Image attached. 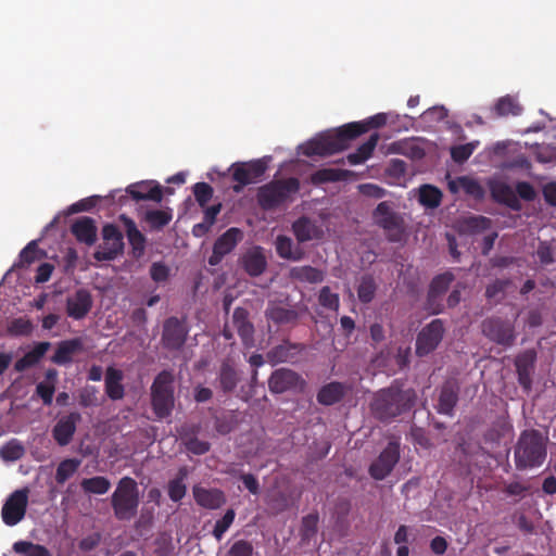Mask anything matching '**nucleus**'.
I'll return each mask as SVG.
<instances>
[{
  "label": "nucleus",
  "mask_w": 556,
  "mask_h": 556,
  "mask_svg": "<svg viewBox=\"0 0 556 556\" xmlns=\"http://www.w3.org/2000/svg\"><path fill=\"white\" fill-rule=\"evenodd\" d=\"M392 113H378L361 122L348 123L332 132L323 134L308 140L302 146V154L312 156H328L341 152L350 147V142L367 132L384 126L389 121L394 123Z\"/></svg>",
  "instance_id": "1"
},
{
  "label": "nucleus",
  "mask_w": 556,
  "mask_h": 556,
  "mask_svg": "<svg viewBox=\"0 0 556 556\" xmlns=\"http://www.w3.org/2000/svg\"><path fill=\"white\" fill-rule=\"evenodd\" d=\"M417 392L413 388H403L397 381L376 392L370 409L376 419L390 422L408 413L415 406Z\"/></svg>",
  "instance_id": "2"
},
{
  "label": "nucleus",
  "mask_w": 556,
  "mask_h": 556,
  "mask_svg": "<svg viewBox=\"0 0 556 556\" xmlns=\"http://www.w3.org/2000/svg\"><path fill=\"white\" fill-rule=\"evenodd\" d=\"M547 441L536 429L523 430L514 450L516 468L526 470L541 467L547 456Z\"/></svg>",
  "instance_id": "3"
},
{
  "label": "nucleus",
  "mask_w": 556,
  "mask_h": 556,
  "mask_svg": "<svg viewBox=\"0 0 556 556\" xmlns=\"http://www.w3.org/2000/svg\"><path fill=\"white\" fill-rule=\"evenodd\" d=\"M140 493L138 483L131 477H123L111 495L114 517L119 521H129L138 513Z\"/></svg>",
  "instance_id": "4"
},
{
  "label": "nucleus",
  "mask_w": 556,
  "mask_h": 556,
  "mask_svg": "<svg viewBox=\"0 0 556 556\" xmlns=\"http://www.w3.org/2000/svg\"><path fill=\"white\" fill-rule=\"evenodd\" d=\"M174 375L169 370H162L154 378L151 386V405L159 419L172 415L175 406Z\"/></svg>",
  "instance_id": "5"
},
{
  "label": "nucleus",
  "mask_w": 556,
  "mask_h": 556,
  "mask_svg": "<svg viewBox=\"0 0 556 556\" xmlns=\"http://www.w3.org/2000/svg\"><path fill=\"white\" fill-rule=\"evenodd\" d=\"M374 223L383 230L389 242L401 243L406 238L404 217L388 201L380 202L372 212Z\"/></svg>",
  "instance_id": "6"
},
{
  "label": "nucleus",
  "mask_w": 556,
  "mask_h": 556,
  "mask_svg": "<svg viewBox=\"0 0 556 556\" xmlns=\"http://www.w3.org/2000/svg\"><path fill=\"white\" fill-rule=\"evenodd\" d=\"M299 189L300 181L295 177L274 180L260 188L257 200L264 210H273L285 203Z\"/></svg>",
  "instance_id": "7"
},
{
  "label": "nucleus",
  "mask_w": 556,
  "mask_h": 556,
  "mask_svg": "<svg viewBox=\"0 0 556 556\" xmlns=\"http://www.w3.org/2000/svg\"><path fill=\"white\" fill-rule=\"evenodd\" d=\"M481 329L490 341L505 348L511 346L516 340L515 326L508 319L489 317L482 321Z\"/></svg>",
  "instance_id": "8"
},
{
  "label": "nucleus",
  "mask_w": 556,
  "mask_h": 556,
  "mask_svg": "<svg viewBox=\"0 0 556 556\" xmlns=\"http://www.w3.org/2000/svg\"><path fill=\"white\" fill-rule=\"evenodd\" d=\"M103 242L99 244L93 253L94 260L99 262L113 261L124 251L123 233L117 226L108 224L102 228Z\"/></svg>",
  "instance_id": "9"
},
{
  "label": "nucleus",
  "mask_w": 556,
  "mask_h": 556,
  "mask_svg": "<svg viewBox=\"0 0 556 556\" xmlns=\"http://www.w3.org/2000/svg\"><path fill=\"white\" fill-rule=\"evenodd\" d=\"M267 166V161L264 159L232 164L230 167L232 180L238 182L233 190L240 192L244 186L257 182L264 176Z\"/></svg>",
  "instance_id": "10"
},
{
  "label": "nucleus",
  "mask_w": 556,
  "mask_h": 556,
  "mask_svg": "<svg viewBox=\"0 0 556 556\" xmlns=\"http://www.w3.org/2000/svg\"><path fill=\"white\" fill-rule=\"evenodd\" d=\"M28 493V489L24 488L15 490L8 496L1 509V518L4 525L14 527L25 518Z\"/></svg>",
  "instance_id": "11"
},
{
  "label": "nucleus",
  "mask_w": 556,
  "mask_h": 556,
  "mask_svg": "<svg viewBox=\"0 0 556 556\" xmlns=\"http://www.w3.org/2000/svg\"><path fill=\"white\" fill-rule=\"evenodd\" d=\"M444 331V325L441 319H433L426 325L417 334L416 354L422 357L432 353L441 343Z\"/></svg>",
  "instance_id": "12"
},
{
  "label": "nucleus",
  "mask_w": 556,
  "mask_h": 556,
  "mask_svg": "<svg viewBox=\"0 0 556 556\" xmlns=\"http://www.w3.org/2000/svg\"><path fill=\"white\" fill-rule=\"evenodd\" d=\"M189 329L185 320L172 316L164 320L162 344L166 350L179 351L186 343Z\"/></svg>",
  "instance_id": "13"
},
{
  "label": "nucleus",
  "mask_w": 556,
  "mask_h": 556,
  "mask_svg": "<svg viewBox=\"0 0 556 556\" xmlns=\"http://www.w3.org/2000/svg\"><path fill=\"white\" fill-rule=\"evenodd\" d=\"M304 386V379L296 371L285 367L274 370L268 379V389L274 394L302 390Z\"/></svg>",
  "instance_id": "14"
},
{
  "label": "nucleus",
  "mask_w": 556,
  "mask_h": 556,
  "mask_svg": "<svg viewBox=\"0 0 556 556\" xmlns=\"http://www.w3.org/2000/svg\"><path fill=\"white\" fill-rule=\"evenodd\" d=\"M400 459V445L397 442H389L378 458L369 466V475L375 480H383L391 473Z\"/></svg>",
  "instance_id": "15"
},
{
  "label": "nucleus",
  "mask_w": 556,
  "mask_h": 556,
  "mask_svg": "<svg viewBox=\"0 0 556 556\" xmlns=\"http://www.w3.org/2000/svg\"><path fill=\"white\" fill-rule=\"evenodd\" d=\"M242 238L243 232L239 228L231 227L227 229L216 239L213 252L208 257V264L211 266H217L227 254L233 251Z\"/></svg>",
  "instance_id": "16"
},
{
  "label": "nucleus",
  "mask_w": 556,
  "mask_h": 556,
  "mask_svg": "<svg viewBox=\"0 0 556 556\" xmlns=\"http://www.w3.org/2000/svg\"><path fill=\"white\" fill-rule=\"evenodd\" d=\"M455 276L451 271H445L443 274L437 275L430 282L426 307L432 314H440L443 309L441 303L438 300L444 294L450 285L454 281Z\"/></svg>",
  "instance_id": "17"
},
{
  "label": "nucleus",
  "mask_w": 556,
  "mask_h": 556,
  "mask_svg": "<svg viewBox=\"0 0 556 556\" xmlns=\"http://www.w3.org/2000/svg\"><path fill=\"white\" fill-rule=\"evenodd\" d=\"M305 351V344L294 343L289 340H285L281 344L271 348L267 354V361L271 365L280 363L294 364L299 361L301 354Z\"/></svg>",
  "instance_id": "18"
},
{
  "label": "nucleus",
  "mask_w": 556,
  "mask_h": 556,
  "mask_svg": "<svg viewBox=\"0 0 556 556\" xmlns=\"http://www.w3.org/2000/svg\"><path fill=\"white\" fill-rule=\"evenodd\" d=\"M81 415L78 412H71L59 418L52 429V437L60 446H66L73 440L77 424L80 422Z\"/></svg>",
  "instance_id": "19"
},
{
  "label": "nucleus",
  "mask_w": 556,
  "mask_h": 556,
  "mask_svg": "<svg viewBox=\"0 0 556 556\" xmlns=\"http://www.w3.org/2000/svg\"><path fill=\"white\" fill-rule=\"evenodd\" d=\"M93 300L90 291L78 289L66 299V314L68 317L80 320L85 318L92 308Z\"/></svg>",
  "instance_id": "20"
},
{
  "label": "nucleus",
  "mask_w": 556,
  "mask_h": 556,
  "mask_svg": "<svg viewBox=\"0 0 556 556\" xmlns=\"http://www.w3.org/2000/svg\"><path fill=\"white\" fill-rule=\"evenodd\" d=\"M535 352L525 351L517 356L515 365L518 376V382L521 388L529 393L532 389V371L534 368Z\"/></svg>",
  "instance_id": "21"
},
{
  "label": "nucleus",
  "mask_w": 556,
  "mask_h": 556,
  "mask_svg": "<svg viewBox=\"0 0 556 556\" xmlns=\"http://www.w3.org/2000/svg\"><path fill=\"white\" fill-rule=\"evenodd\" d=\"M459 387L455 381H446L440 390L437 412L441 415L453 416L458 402Z\"/></svg>",
  "instance_id": "22"
},
{
  "label": "nucleus",
  "mask_w": 556,
  "mask_h": 556,
  "mask_svg": "<svg viewBox=\"0 0 556 556\" xmlns=\"http://www.w3.org/2000/svg\"><path fill=\"white\" fill-rule=\"evenodd\" d=\"M241 264L249 276H261L267 267V261L263 249L261 247H254L247 251L241 258Z\"/></svg>",
  "instance_id": "23"
},
{
  "label": "nucleus",
  "mask_w": 556,
  "mask_h": 556,
  "mask_svg": "<svg viewBox=\"0 0 556 556\" xmlns=\"http://www.w3.org/2000/svg\"><path fill=\"white\" fill-rule=\"evenodd\" d=\"M295 238L299 242L319 240L324 237L323 228L308 217H300L292 226Z\"/></svg>",
  "instance_id": "24"
},
{
  "label": "nucleus",
  "mask_w": 556,
  "mask_h": 556,
  "mask_svg": "<svg viewBox=\"0 0 556 556\" xmlns=\"http://www.w3.org/2000/svg\"><path fill=\"white\" fill-rule=\"evenodd\" d=\"M126 192L136 201L150 200L161 202L163 191L160 185H153L151 181H140L127 187Z\"/></svg>",
  "instance_id": "25"
},
{
  "label": "nucleus",
  "mask_w": 556,
  "mask_h": 556,
  "mask_svg": "<svg viewBox=\"0 0 556 556\" xmlns=\"http://www.w3.org/2000/svg\"><path fill=\"white\" fill-rule=\"evenodd\" d=\"M193 497L198 505L206 509H218L226 503L224 492L218 489H205L195 485Z\"/></svg>",
  "instance_id": "26"
},
{
  "label": "nucleus",
  "mask_w": 556,
  "mask_h": 556,
  "mask_svg": "<svg viewBox=\"0 0 556 556\" xmlns=\"http://www.w3.org/2000/svg\"><path fill=\"white\" fill-rule=\"evenodd\" d=\"M126 230L128 242L132 250V255L136 258H140L144 254L147 239L144 235L138 229L136 223L126 215H121Z\"/></svg>",
  "instance_id": "27"
},
{
  "label": "nucleus",
  "mask_w": 556,
  "mask_h": 556,
  "mask_svg": "<svg viewBox=\"0 0 556 556\" xmlns=\"http://www.w3.org/2000/svg\"><path fill=\"white\" fill-rule=\"evenodd\" d=\"M267 320L275 325H294L300 318V313L295 308H287L277 303L270 302L265 311Z\"/></svg>",
  "instance_id": "28"
},
{
  "label": "nucleus",
  "mask_w": 556,
  "mask_h": 556,
  "mask_svg": "<svg viewBox=\"0 0 556 556\" xmlns=\"http://www.w3.org/2000/svg\"><path fill=\"white\" fill-rule=\"evenodd\" d=\"M348 393V388L344 383L332 381L320 388L317 393V402L324 406H331L341 402Z\"/></svg>",
  "instance_id": "29"
},
{
  "label": "nucleus",
  "mask_w": 556,
  "mask_h": 556,
  "mask_svg": "<svg viewBox=\"0 0 556 556\" xmlns=\"http://www.w3.org/2000/svg\"><path fill=\"white\" fill-rule=\"evenodd\" d=\"M523 111L522 105L519 103L517 97L506 94L496 100L491 108L492 117H508L519 116Z\"/></svg>",
  "instance_id": "30"
},
{
  "label": "nucleus",
  "mask_w": 556,
  "mask_h": 556,
  "mask_svg": "<svg viewBox=\"0 0 556 556\" xmlns=\"http://www.w3.org/2000/svg\"><path fill=\"white\" fill-rule=\"evenodd\" d=\"M72 233L77 241L87 245H92L97 239V227L90 217L78 218L71 227Z\"/></svg>",
  "instance_id": "31"
},
{
  "label": "nucleus",
  "mask_w": 556,
  "mask_h": 556,
  "mask_svg": "<svg viewBox=\"0 0 556 556\" xmlns=\"http://www.w3.org/2000/svg\"><path fill=\"white\" fill-rule=\"evenodd\" d=\"M83 350V341L80 338L61 341L51 357L56 365H65L72 362L73 355Z\"/></svg>",
  "instance_id": "32"
},
{
  "label": "nucleus",
  "mask_w": 556,
  "mask_h": 556,
  "mask_svg": "<svg viewBox=\"0 0 556 556\" xmlns=\"http://www.w3.org/2000/svg\"><path fill=\"white\" fill-rule=\"evenodd\" d=\"M123 378L122 370L112 366L108 367L105 372V393L113 401L122 400L125 395V389L122 384Z\"/></svg>",
  "instance_id": "33"
},
{
  "label": "nucleus",
  "mask_w": 556,
  "mask_h": 556,
  "mask_svg": "<svg viewBox=\"0 0 556 556\" xmlns=\"http://www.w3.org/2000/svg\"><path fill=\"white\" fill-rule=\"evenodd\" d=\"M492 197L498 203L505 204L513 210H519L520 203L515 190L505 182H496L491 187Z\"/></svg>",
  "instance_id": "34"
},
{
  "label": "nucleus",
  "mask_w": 556,
  "mask_h": 556,
  "mask_svg": "<svg viewBox=\"0 0 556 556\" xmlns=\"http://www.w3.org/2000/svg\"><path fill=\"white\" fill-rule=\"evenodd\" d=\"M233 326L244 343L252 340L254 327L249 320V313L245 308L237 307L232 314Z\"/></svg>",
  "instance_id": "35"
},
{
  "label": "nucleus",
  "mask_w": 556,
  "mask_h": 556,
  "mask_svg": "<svg viewBox=\"0 0 556 556\" xmlns=\"http://www.w3.org/2000/svg\"><path fill=\"white\" fill-rule=\"evenodd\" d=\"M289 276L292 280L308 283H319L325 279L323 270L309 265L292 267Z\"/></svg>",
  "instance_id": "36"
},
{
  "label": "nucleus",
  "mask_w": 556,
  "mask_h": 556,
  "mask_svg": "<svg viewBox=\"0 0 556 556\" xmlns=\"http://www.w3.org/2000/svg\"><path fill=\"white\" fill-rule=\"evenodd\" d=\"M350 170L341 168H321L314 172L311 176L313 185H323L326 182H336L345 180L350 176Z\"/></svg>",
  "instance_id": "37"
},
{
  "label": "nucleus",
  "mask_w": 556,
  "mask_h": 556,
  "mask_svg": "<svg viewBox=\"0 0 556 556\" xmlns=\"http://www.w3.org/2000/svg\"><path fill=\"white\" fill-rule=\"evenodd\" d=\"M188 476V470L186 467L179 468L177 476L168 482V496L173 502H179L181 501L186 493H187V486L184 483L185 479Z\"/></svg>",
  "instance_id": "38"
},
{
  "label": "nucleus",
  "mask_w": 556,
  "mask_h": 556,
  "mask_svg": "<svg viewBox=\"0 0 556 556\" xmlns=\"http://www.w3.org/2000/svg\"><path fill=\"white\" fill-rule=\"evenodd\" d=\"M239 382V376L236 368L229 363L224 362L219 370V384L225 393L232 392Z\"/></svg>",
  "instance_id": "39"
},
{
  "label": "nucleus",
  "mask_w": 556,
  "mask_h": 556,
  "mask_svg": "<svg viewBox=\"0 0 556 556\" xmlns=\"http://www.w3.org/2000/svg\"><path fill=\"white\" fill-rule=\"evenodd\" d=\"M173 218L172 211L169 208L167 210H149L144 213L143 219L147 222L151 229L153 230H161L166 225L169 224V222Z\"/></svg>",
  "instance_id": "40"
},
{
  "label": "nucleus",
  "mask_w": 556,
  "mask_h": 556,
  "mask_svg": "<svg viewBox=\"0 0 556 556\" xmlns=\"http://www.w3.org/2000/svg\"><path fill=\"white\" fill-rule=\"evenodd\" d=\"M83 491L87 494H105L110 488L111 482L106 477L96 476L92 478H85L80 482Z\"/></svg>",
  "instance_id": "41"
},
{
  "label": "nucleus",
  "mask_w": 556,
  "mask_h": 556,
  "mask_svg": "<svg viewBox=\"0 0 556 556\" xmlns=\"http://www.w3.org/2000/svg\"><path fill=\"white\" fill-rule=\"evenodd\" d=\"M442 191L431 185H424L419 189V202L428 208H437L442 201Z\"/></svg>",
  "instance_id": "42"
},
{
  "label": "nucleus",
  "mask_w": 556,
  "mask_h": 556,
  "mask_svg": "<svg viewBox=\"0 0 556 556\" xmlns=\"http://www.w3.org/2000/svg\"><path fill=\"white\" fill-rule=\"evenodd\" d=\"M377 291V283L371 275H364L361 278L358 288H357V296L358 300L364 303H370Z\"/></svg>",
  "instance_id": "43"
},
{
  "label": "nucleus",
  "mask_w": 556,
  "mask_h": 556,
  "mask_svg": "<svg viewBox=\"0 0 556 556\" xmlns=\"http://www.w3.org/2000/svg\"><path fill=\"white\" fill-rule=\"evenodd\" d=\"M80 460L77 458H67L62 460L55 471V481L58 484L65 483L79 468Z\"/></svg>",
  "instance_id": "44"
},
{
  "label": "nucleus",
  "mask_w": 556,
  "mask_h": 556,
  "mask_svg": "<svg viewBox=\"0 0 556 556\" xmlns=\"http://www.w3.org/2000/svg\"><path fill=\"white\" fill-rule=\"evenodd\" d=\"M276 252L285 260L299 261L301 258V253L293 251L292 239L283 235L278 236L276 239Z\"/></svg>",
  "instance_id": "45"
},
{
  "label": "nucleus",
  "mask_w": 556,
  "mask_h": 556,
  "mask_svg": "<svg viewBox=\"0 0 556 556\" xmlns=\"http://www.w3.org/2000/svg\"><path fill=\"white\" fill-rule=\"evenodd\" d=\"M13 551L17 554H23L24 556H51L47 547L28 541L15 542L13 544Z\"/></svg>",
  "instance_id": "46"
},
{
  "label": "nucleus",
  "mask_w": 556,
  "mask_h": 556,
  "mask_svg": "<svg viewBox=\"0 0 556 556\" xmlns=\"http://www.w3.org/2000/svg\"><path fill=\"white\" fill-rule=\"evenodd\" d=\"M25 450L17 440H11L0 448V457L7 462H15L23 457Z\"/></svg>",
  "instance_id": "47"
},
{
  "label": "nucleus",
  "mask_w": 556,
  "mask_h": 556,
  "mask_svg": "<svg viewBox=\"0 0 556 556\" xmlns=\"http://www.w3.org/2000/svg\"><path fill=\"white\" fill-rule=\"evenodd\" d=\"M42 252L38 248L37 241L33 240L21 251L17 267H25L34 263L41 256Z\"/></svg>",
  "instance_id": "48"
},
{
  "label": "nucleus",
  "mask_w": 556,
  "mask_h": 556,
  "mask_svg": "<svg viewBox=\"0 0 556 556\" xmlns=\"http://www.w3.org/2000/svg\"><path fill=\"white\" fill-rule=\"evenodd\" d=\"M186 450L194 455H203L211 448V444L207 441H202L195 435L185 434L181 437Z\"/></svg>",
  "instance_id": "49"
},
{
  "label": "nucleus",
  "mask_w": 556,
  "mask_h": 556,
  "mask_svg": "<svg viewBox=\"0 0 556 556\" xmlns=\"http://www.w3.org/2000/svg\"><path fill=\"white\" fill-rule=\"evenodd\" d=\"M318 303L324 308L338 311L340 306V298L338 293L331 292L330 287L325 286L319 290Z\"/></svg>",
  "instance_id": "50"
},
{
  "label": "nucleus",
  "mask_w": 556,
  "mask_h": 556,
  "mask_svg": "<svg viewBox=\"0 0 556 556\" xmlns=\"http://www.w3.org/2000/svg\"><path fill=\"white\" fill-rule=\"evenodd\" d=\"M236 517V513L232 508L227 509L225 515L218 519L213 529V535L217 541H220L226 533V531L233 523Z\"/></svg>",
  "instance_id": "51"
},
{
  "label": "nucleus",
  "mask_w": 556,
  "mask_h": 556,
  "mask_svg": "<svg viewBox=\"0 0 556 556\" xmlns=\"http://www.w3.org/2000/svg\"><path fill=\"white\" fill-rule=\"evenodd\" d=\"M465 230L471 233H479L491 227V219L484 216H470L464 220Z\"/></svg>",
  "instance_id": "52"
},
{
  "label": "nucleus",
  "mask_w": 556,
  "mask_h": 556,
  "mask_svg": "<svg viewBox=\"0 0 556 556\" xmlns=\"http://www.w3.org/2000/svg\"><path fill=\"white\" fill-rule=\"evenodd\" d=\"M318 514H308L302 518L301 535L303 540H311L318 530Z\"/></svg>",
  "instance_id": "53"
},
{
  "label": "nucleus",
  "mask_w": 556,
  "mask_h": 556,
  "mask_svg": "<svg viewBox=\"0 0 556 556\" xmlns=\"http://www.w3.org/2000/svg\"><path fill=\"white\" fill-rule=\"evenodd\" d=\"M236 426L237 419L232 414H224L222 416L215 417V430L222 435L230 433L236 428Z\"/></svg>",
  "instance_id": "54"
},
{
  "label": "nucleus",
  "mask_w": 556,
  "mask_h": 556,
  "mask_svg": "<svg viewBox=\"0 0 556 556\" xmlns=\"http://www.w3.org/2000/svg\"><path fill=\"white\" fill-rule=\"evenodd\" d=\"M156 556H174V545L172 536L163 533L159 535L154 541Z\"/></svg>",
  "instance_id": "55"
},
{
  "label": "nucleus",
  "mask_w": 556,
  "mask_h": 556,
  "mask_svg": "<svg viewBox=\"0 0 556 556\" xmlns=\"http://www.w3.org/2000/svg\"><path fill=\"white\" fill-rule=\"evenodd\" d=\"M253 554L254 546L252 542L241 539L231 544L226 556H253Z\"/></svg>",
  "instance_id": "56"
},
{
  "label": "nucleus",
  "mask_w": 556,
  "mask_h": 556,
  "mask_svg": "<svg viewBox=\"0 0 556 556\" xmlns=\"http://www.w3.org/2000/svg\"><path fill=\"white\" fill-rule=\"evenodd\" d=\"M195 201L201 207H205L213 197V188L206 182H197L193 186Z\"/></svg>",
  "instance_id": "57"
},
{
  "label": "nucleus",
  "mask_w": 556,
  "mask_h": 556,
  "mask_svg": "<svg viewBox=\"0 0 556 556\" xmlns=\"http://www.w3.org/2000/svg\"><path fill=\"white\" fill-rule=\"evenodd\" d=\"M476 147H477V144L471 143V142L466 143V144L455 146L451 149V157L454 162H456L458 164H463L471 156Z\"/></svg>",
  "instance_id": "58"
},
{
  "label": "nucleus",
  "mask_w": 556,
  "mask_h": 556,
  "mask_svg": "<svg viewBox=\"0 0 556 556\" xmlns=\"http://www.w3.org/2000/svg\"><path fill=\"white\" fill-rule=\"evenodd\" d=\"M55 387L52 382L42 381L36 386V394L42 400L46 406H50L53 401Z\"/></svg>",
  "instance_id": "59"
},
{
  "label": "nucleus",
  "mask_w": 556,
  "mask_h": 556,
  "mask_svg": "<svg viewBox=\"0 0 556 556\" xmlns=\"http://www.w3.org/2000/svg\"><path fill=\"white\" fill-rule=\"evenodd\" d=\"M150 276L157 283L165 282L169 278V267L163 262H154L150 266Z\"/></svg>",
  "instance_id": "60"
},
{
  "label": "nucleus",
  "mask_w": 556,
  "mask_h": 556,
  "mask_svg": "<svg viewBox=\"0 0 556 556\" xmlns=\"http://www.w3.org/2000/svg\"><path fill=\"white\" fill-rule=\"evenodd\" d=\"M379 135L377 132H374L370 135L366 142H364L357 148L356 152L367 161L372 155V152L377 147Z\"/></svg>",
  "instance_id": "61"
},
{
  "label": "nucleus",
  "mask_w": 556,
  "mask_h": 556,
  "mask_svg": "<svg viewBox=\"0 0 556 556\" xmlns=\"http://www.w3.org/2000/svg\"><path fill=\"white\" fill-rule=\"evenodd\" d=\"M515 192L517 198H521L526 201H533L536 197L533 186L528 181H519L516 185Z\"/></svg>",
  "instance_id": "62"
},
{
  "label": "nucleus",
  "mask_w": 556,
  "mask_h": 556,
  "mask_svg": "<svg viewBox=\"0 0 556 556\" xmlns=\"http://www.w3.org/2000/svg\"><path fill=\"white\" fill-rule=\"evenodd\" d=\"M536 255L543 265H549L554 263L553 250L546 241H542L539 243Z\"/></svg>",
  "instance_id": "63"
},
{
  "label": "nucleus",
  "mask_w": 556,
  "mask_h": 556,
  "mask_svg": "<svg viewBox=\"0 0 556 556\" xmlns=\"http://www.w3.org/2000/svg\"><path fill=\"white\" fill-rule=\"evenodd\" d=\"M509 280L497 279L493 283L489 285L485 289V296L488 299H494L497 294L504 293L506 288L509 286Z\"/></svg>",
  "instance_id": "64"
}]
</instances>
